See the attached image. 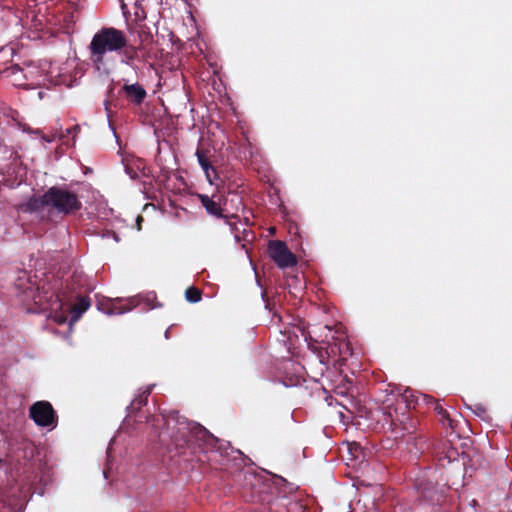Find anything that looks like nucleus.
I'll list each match as a JSON object with an SVG mask.
<instances>
[{"label":"nucleus","instance_id":"1","mask_svg":"<svg viewBox=\"0 0 512 512\" xmlns=\"http://www.w3.org/2000/svg\"><path fill=\"white\" fill-rule=\"evenodd\" d=\"M126 46V33L112 26L100 28L92 37L89 45V60L95 70L110 74L116 65L115 58L110 53L121 52Z\"/></svg>","mask_w":512,"mask_h":512},{"label":"nucleus","instance_id":"2","mask_svg":"<svg viewBox=\"0 0 512 512\" xmlns=\"http://www.w3.org/2000/svg\"><path fill=\"white\" fill-rule=\"evenodd\" d=\"M82 208L78 195L65 186H52L40 196H32L24 205L25 212H39L45 209L59 214L70 215Z\"/></svg>","mask_w":512,"mask_h":512},{"label":"nucleus","instance_id":"3","mask_svg":"<svg viewBox=\"0 0 512 512\" xmlns=\"http://www.w3.org/2000/svg\"><path fill=\"white\" fill-rule=\"evenodd\" d=\"M172 441L177 449H197L203 453H215L218 440L203 426L187 420H178Z\"/></svg>","mask_w":512,"mask_h":512},{"label":"nucleus","instance_id":"4","mask_svg":"<svg viewBox=\"0 0 512 512\" xmlns=\"http://www.w3.org/2000/svg\"><path fill=\"white\" fill-rule=\"evenodd\" d=\"M15 286L20 291L23 302L32 301L36 305H43L47 298L48 292L44 290V286L40 287L36 283H32L26 272H23V277L18 278Z\"/></svg>","mask_w":512,"mask_h":512},{"label":"nucleus","instance_id":"5","mask_svg":"<svg viewBox=\"0 0 512 512\" xmlns=\"http://www.w3.org/2000/svg\"><path fill=\"white\" fill-rule=\"evenodd\" d=\"M30 418L41 427L54 426L57 423V414L48 401H37L29 410Z\"/></svg>","mask_w":512,"mask_h":512},{"label":"nucleus","instance_id":"6","mask_svg":"<svg viewBox=\"0 0 512 512\" xmlns=\"http://www.w3.org/2000/svg\"><path fill=\"white\" fill-rule=\"evenodd\" d=\"M268 253L270 258L281 269L293 267L297 264L296 256L288 249L286 243L283 241H270Z\"/></svg>","mask_w":512,"mask_h":512},{"label":"nucleus","instance_id":"7","mask_svg":"<svg viewBox=\"0 0 512 512\" xmlns=\"http://www.w3.org/2000/svg\"><path fill=\"white\" fill-rule=\"evenodd\" d=\"M119 96L123 97L128 103L140 106L147 97V92L140 83H124L118 91Z\"/></svg>","mask_w":512,"mask_h":512},{"label":"nucleus","instance_id":"8","mask_svg":"<svg viewBox=\"0 0 512 512\" xmlns=\"http://www.w3.org/2000/svg\"><path fill=\"white\" fill-rule=\"evenodd\" d=\"M198 198L201 202V205L205 208L209 215L225 219V222L231 227L232 231L235 229V223L231 220L236 218V216H228L223 214L224 210L221 207L220 202L214 199V196L210 197L206 194H199Z\"/></svg>","mask_w":512,"mask_h":512},{"label":"nucleus","instance_id":"9","mask_svg":"<svg viewBox=\"0 0 512 512\" xmlns=\"http://www.w3.org/2000/svg\"><path fill=\"white\" fill-rule=\"evenodd\" d=\"M342 346L348 350V344L345 341H340L339 347H337V344H331L328 343L326 347H321L317 352V360L320 365V374L322 375L325 370L328 369L330 365V357L332 355H336L337 352H339L340 355L343 354L342 352Z\"/></svg>","mask_w":512,"mask_h":512},{"label":"nucleus","instance_id":"10","mask_svg":"<svg viewBox=\"0 0 512 512\" xmlns=\"http://www.w3.org/2000/svg\"><path fill=\"white\" fill-rule=\"evenodd\" d=\"M142 50L143 44H139L138 46L132 45L129 43L128 37L126 36V46L117 54L121 56L122 64H125L136 71L138 69L136 62H139L140 52Z\"/></svg>","mask_w":512,"mask_h":512},{"label":"nucleus","instance_id":"11","mask_svg":"<svg viewBox=\"0 0 512 512\" xmlns=\"http://www.w3.org/2000/svg\"><path fill=\"white\" fill-rule=\"evenodd\" d=\"M398 421L400 422V425H401V431L395 432L396 437L404 438V437L408 436L409 440L410 439H413V440L419 439L420 445H419L418 449L423 451L425 442L423 441V438L421 436H419V437L416 436L419 421L417 419L411 418L410 416L405 417V421L404 420H398Z\"/></svg>","mask_w":512,"mask_h":512},{"label":"nucleus","instance_id":"12","mask_svg":"<svg viewBox=\"0 0 512 512\" xmlns=\"http://www.w3.org/2000/svg\"><path fill=\"white\" fill-rule=\"evenodd\" d=\"M196 156L202 169L204 170L208 181L212 184L214 179L217 178V172L214 166L211 165L206 151L203 149H197Z\"/></svg>","mask_w":512,"mask_h":512},{"label":"nucleus","instance_id":"13","mask_svg":"<svg viewBox=\"0 0 512 512\" xmlns=\"http://www.w3.org/2000/svg\"><path fill=\"white\" fill-rule=\"evenodd\" d=\"M423 401H425L427 404L433 405L434 411L439 416H441L440 420L444 425L446 424L448 427H450L452 429L454 428L453 427L454 421L450 418V415L447 412V410L444 409V407L437 400H435L432 396H423Z\"/></svg>","mask_w":512,"mask_h":512},{"label":"nucleus","instance_id":"14","mask_svg":"<svg viewBox=\"0 0 512 512\" xmlns=\"http://www.w3.org/2000/svg\"><path fill=\"white\" fill-rule=\"evenodd\" d=\"M424 395H416L412 390L406 389L400 396V401L405 404L407 409H416L419 400H423Z\"/></svg>","mask_w":512,"mask_h":512},{"label":"nucleus","instance_id":"15","mask_svg":"<svg viewBox=\"0 0 512 512\" xmlns=\"http://www.w3.org/2000/svg\"><path fill=\"white\" fill-rule=\"evenodd\" d=\"M417 489L420 493V496L429 502H433L435 500V496L437 494V491L435 489V486L429 482V483H423L420 482L417 484Z\"/></svg>","mask_w":512,"mask_h":512},{"label":"nucleus","instance_id":"16","mask_svg":"<svg viewBox=\"0 0 512 512\" xmlns=\"http://www.w3.org/2000/svg\"><path fill=\"white\" fill-rule=\"evenodd\" d=\"M77 300L72 307L73 318H79L90 307L89 297L77 295Z\"/></svg>","mask_w":512,"mask_h":512},{"label":"nucleus","instance_id":"17","mask_svg":"<svg viewBox=\"0 0 512 512\" xmlns=\"http://www.w3.org/2000/svg\"><path fill=\"white\" fill-rule=\"evenodd\" d=\"M152 392V386L146 387L139 395H137L131 402L130 408L132 410H138L142 406L147 404L149 395Z\"/></svg>","mask_w":512,"mask_h":512},{"label":"nucleus","instance_id":"18","mask_svg":"<svg viewBox=\"0 0 512 512\" xmlns=\"http://www.w3.org/2000/svg\"><path fill=\"white\" fill-rule=\"evenodd\" d=\"M136 306V302L134 299H129L126 301V306L113 304L112 308L109 310V314H123L132 310Z\"/></svg>","mask_w":512,"mask_h":512},{"label":"nucleus","instance_id":"19","mask_svg":"<svg viewBox=\"0 0 512 512\" xmlns=\"http://www.w3.org/2000/svg\"><path fill=\"white\" fill-rule=\"evenodd\" d=\"M185 298L190 303H197L202 298V291L195 286L188 287L185 291Z\"/></svg>","mask_w":512,"mask_h":512},{"label":"nucleus","instance_id":"20","mask_svg":"<svg viewBox=\"0 0 512 512\" xmlns=\"http://www.w3.org/2000/svg\"><path fill=\"white\" fill-rule=\"evenodd\" d=\"M469 408L473 411V413L476 416H478L482 420H488L490 418L489 414H488L487 407L481 403H476L474 405H471V406H469Z\"/></svg>","mask_w":512,"mask_h":512},{"label":"nucleus","instance_id":"21","mask_svg":"<svg viewBox=\"0 0 512 512\" xmlns=\"http://www.w3.org/2000/svg\"><path fill=\"white\" fill-rule=\"evenodd\" d=\"M150 60V52L143 45V50L140 52L139 62L148 63Z\"/></svg>","mask_w":512,"mask_h":512},{"label":"nucleus","instance_id":"22","mask_svg":"<svg viewBox=\"0 0 512 512\" xmlns=\"http://www.w3.org/2000/svg\"><path fill=\"white\" fill-rule=\"evenodd\" d=\"M9 75H16L19 72H22V69L18 65H13L10 68L7 69Z\"/></svg>","mask_w":512,"mask_h":512},{"label":"nucleus","instance_id":"23","mask_svg":"<svg viewBox=\"0 0 512 512\" xmlns=\"http://www.w3.org/2000/svg\"><path fill=\"white\" fill-rule=\"evenodd\" d=\"M281 321H282V318H281L280 314L277 311H274L273 315H272V322H274L275 324H279Z\"/></svg>","mask_w":512,"mask_h":512},{"label":"nucleus","instance_id":"24","mask_svg":"<svg viewBox=\"0 0 512 512\" xmlns=\"http://www.w3.org/2000/svg\"><path fill=\"white\" fill-rule=\"evenodd\" d=\"M55 295H56L58 301H63V300L67 299V297L65 295V292H60V293H57Z\"/></svg>","mask_w":512,"mask_h":512},{"label":"nucleus","instance_id":"25","mask_svg":"<svg viewBox=\"0 0 512 512\" xmlns=\"http://www.w3.org/2000/svg\"><path fill=\"white\" fill-rule=\"evenodd\" d=\"M135 16L138 19H145L146 18V15H145L144 11H142L141 13L135 12Z\"/></svg>","mask_w":512,"mask_h":512},{"label":"nucleus","instance_id":"26","mask_svg":"<svg viewBox=\"0 0 512 512\" xmlns=\"http://www.w3.org/2000/svg\"><path fill=\"white\" fill-rule=\"evenodd\" d=\"M78 130H80V128H79V126H78V125H76V126H74V127L70 128V129H68V130H67V132H68V133H72V132H76V131H78Z\"/></svg>","mask_w":512,"mask_h":512},{"label":"nucleus","instance_id":"27","mask_svg":"<svg viewBox=\"0 0 512 512\" xmlns=\"http://www.w3.org/2000/svg\"><path fill=\"white\" fill-rule=\"evenodd\" d=\"M66 287H67V288H69V289L71 288V289L74 291V290H75V287H74V281H73L72 283L67 282V283H66Z\"/></svg>","mask_w":512,"mask_h":512},{"label":"nucleus","instance_id":"28","mask_svg":"<svg viewBox=\"0 0 512 512\" xmlns=\"http://www.w3.org/2000/svg\"><path fill=\"white\" fill-rule=\"evenodd\" d=\"M142 220H143V219H142V217H141V216H138V218H137L138 229H141L140 224H141V221H142Z\"/></svg>","mask_w":512,"mask_h":512},{"label":"nucleus","instance_id":"29","mask_svg":"<svg viewBox=\"0 0 512 512\" xmlns=\"http://www.w3.org/2000/svg\"><path fill=\"white\" fill-rule=\"evenodd\" d=\"M266 308H268L269 310H271V308H270V302H269V301H267V302H266Z\"/></svg>","mask_w":512,"mask_h":512},{"label":"nucleus","instance_id":"30","mask_svg":"<svg viewBox=\"0 0 512 512\" xmlns=\"http://www.w3.org/2000/svg\"><path fill=\"white\" fill-rule=\"evenodd\" d=\"M391 424L396 426V422L394 419L392 420Z\"/></svg>","mask_w":512,"mask_h":512}]
</instances>
